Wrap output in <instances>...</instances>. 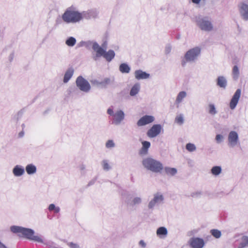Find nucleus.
<instances>
[{"label":"nucleus","mask_w":248,"mask_h":248,"mask_svg":"<svg viewBox=\"0 0 248 248\" xmlns=\"http://www.w3.org/2000/svg\"><path fill=\"white\" fill-rule=\"evenodd\" d=\"M142 147L140 151V155L146 154L148 149L150 146V143L149 141H144L142 142Z\"/></svg>","instance_id":"16"},{"label":"nucleus","mask_w":248,"mask_h":248,"mask_svg":"<svg viewBox=\"0 0 248 248\" xmlns=\"http://www.w3.org/2000/svg\"><path fill=\"white\" fill-rule=\"evenodd\" d=\"M192 2L195 4H199L201 0H191Z\"/></svg>","instance_id":"43"},{"label":"nucleus","mask_w":248,"mask_h":248,"mask_svg":"<svg viewBox=\"0 0 248 248\" xmlns=\"http://www.w3.org/2000/svg\"><path fill=\"white\" fill-rule=\"evenodd\" d=\"M175 122L179 124H182L183 123V117L181 115L177 116L175 119Z\"/></svg>","instance_id":"36"},{"label":"nucleus","mask_w":248,"mask_h":248,"mask_svg":"<svg viewBox=\"0 0 248 248\" xmlns=\"http://www.w3.org/2000/svg\"><path fill=\"white\" fill-rule=\"evenodd\" d=\"M76 84L79 89L83 92H87L90 90L91 86L89 83L81 76L78 77Z\"/></svg>","instance_id":"5"},{"label":"nucleus","mask_w":248,"mask_h":248,"mask_svg":"<svg viewBox=\"0 0 248 248\" xmlns=\"http://www.w3.org/2000/svg\"><path fill=\"white\" fill-rule=\"evenodd\" d=\"M140 245H141L143 247L145 246V244L144 243V242L142 240L140 241Z\"/></svg>","instance_id":"45"},{"label":"nucleus","mask_w":248,"mask_h":248,"mask_svg":"<svg viewBox=\"0 0 248 248\" xmlns=\"http://www.w3.org/2000/svg\"><path fill=\"white\" fill-rule=\"evenodd\" d=\"M54 210H55V213H58L60 211V208L59 207H55Z\"/></svg>","instance_id":"46"},{"label":"nucleus","mask_w":248,"mask_h":248,"mask_svg":"<svg viewBox=\"0 0 248 248\" xmlns=\"http://www.w3.org/2000/svg\"><path fill=\"white\" fill-rule=\"evenodd\" d=\"M107 112L108 114H109L110 115H113L114 114H113V111L112 109L110 108L108 109Z\"/></svg>","instance_id":"42"},{"label":"nucleus","mask_w":248,"mask_h":248,"mask_svg":"<svg viewBox=\"0 0 248 248\" xmlns=\"http://www.w3.org/2000/svg\"><path fill=\"white\" fill-rule=\"evenodd\" d=\"M26 170L27 172L29 174H32L36 172V168L35 166L31 164L28 165L26 167Z\"/></svg>","instance_id":"22"},{"label":"nucleus","mask_w":248,"mask_h":248,"mask_svg":"<svg viewBox=\"0 0 248 248\" xmlns=\"http://www.w3.org/2000/svg\"><path fill=\"white\" fill-rule=\"evenodd\" d=\"M62 18L66 23H76L82 18V16L78 11L69 8L62 15Z\"/></svg>","instance_id":"2"},{"label":"nucleus","mask_w":248,"mask_h":248,"mask_svg":"<svg viewBox=\"0 0 248 248\" xmlns=\"http://www.w3.org/2000/svg\"><path fill=\"white\" fill-rule=\"evenodd\" d=\"M55 206L54 204H51L49 205L48 207V209L49 211H52L54 210V209H55Z\"/></svg>","instance_id":"41"},{"label":"nucleus","mask_w":248,"mask_h":248,"mask_svg":"<svg viewBox=\"0 0 248 248\" xmlns=\"http://www.w3.org/2000/svg\"><path fill=\"white\" fill-rule=\"evenodd\" d=\"M163 200V197L162 195H156L155 196L154 200L150 202L149 204L150 208H152L154 204L158 202H161Z\"/></svg>","instance_id":"19"},{"label":"nucleus","mask_w":248,"mask_h":248,"mask_svg":"<svg viewBox=\"0 0 248 248\" xmlns=\"http://www.w3.org/2000/svg\"><path fill=\"white\" fill-rule=\"evenodd\" d=\"M186 93L185 92H180L178 94L176 99V103L179 104L182 100V99L186 96Z\"/></svg>","instance_id":"24"},{"label":"nucleus","mask_w":248,"mask_h":248,"mask_svg":"<svg viewBox=\"0 0 248 248\" xmlns=\"http://www.w3.org/2000/svg\"><path fill=\"white\" fill-rule=\"evenodd\" d=\"M141 202V200L140 198L137 197L134 198L133 200L134 204H138L139 203Z\"/></svg>","instance_id":"40"},{"label":"nucleus","mask_w":248,"mask_h":248,"mask_svg":"<svg viewBox=\"0 0 248 248\" xmlns=\"http://www.w3.org/2000/svg\"><path fill=\"white\" fill-rule=\"evenodd\" d=\"M217 84L220 87L225 88L227 85V81L223 77H219L217 80Z\"/></svg>","instance_id":"20"},{"label":"nucleus","mask_w":248,"mask_h":248,"mask_svg":"<svg viewBox=\"0 0 248 248\" xmlns=\"http://www.w3.org/2000/svg\"><path fill=\"white\" fill-rule=\"evenodd\" d=\"M103 167L104 170H108L109 169V166L107 161H103Z\"/></svg>","instance_id":"38"},{"label":"nucleus","mask_w":248,"mask_h":248,"mask_svg":"<svg viewBox=\"0 0 248 248\" xmlns=\"http://www.w3.org/2000/svg\"><path fill=\"white\" fill-rule=\"evenodd\" d=\"M11 231L19 236L25 237L38 242H42V239L37 236L34 235V232L30 229L23 228L19 226H13L10 228Z\"/></svg>","instance_id":"1"},{"label":"nucleus","mask_w":248,"mask_h":248,"mask_svg":"<svg viewBox=\"0 0 248 248\" xmlns=\"http://www.w3.org/2000/svg\"><path fill=\"white\" fill-rule=\"evenodd\" d=\"M76 42V40L75 38L73 37H70L66 41V44L68 46H72L75 45Z\"/></svg>","instance_id":"29"},{"label":"nucleus","mask_w":248,"mask_h":248,"mask_svg":"<svg viewBox=\"0 0 248 248\" xmlns=\"http://www.w3.org/2000/svg\"><path fill=\"white\" fill-rule=\"evenodd\" d=\"M135 76L136 79L139 80L141 79H146L149 77V74L143 72L141 70H137L135 72Z\"/></svg>","instance_id":"14"},{"label":"nucleus","mask_w":248,"mask_h":248,"mask_svg":"<svg viewBox=\"0 0 248 248\" xmlns=\"http://www.w3.org/2000/svg\"><path fill=\"white\" fill-rule=\"evenodd\" d=\"M140 90V85L139 84H136L134 85L130 92V94L131 96H134L137 94Z\"/></svg>","instance_id":"23"},{"label":"nucleus","mask_w":248,"mask_h":248,"mask_svg":"<svg viewBox=\"0 0 248 248\" xmlns=\"http://www.w3.org/2000/svg\"><path fill=\"white\" fill-rule=\"evenodd\" d=\"M209 112L210 114H211L212 115H214L216 113V108H215V107L214 105L210 104L209 105Z\"/></svg>","instance_id":"34"},{"label":"nucleus","mask_w":248,"mask_h":248,"mask_svg":"<svg viewBox=\"0 0 248 248\" xmlns=\"http://www.w3.org/2000/svg\"><path fill=\"white\" fill-rule=\"evenodd\" d=\"M185 62H183V63H182L183 65H185Z\"/></svg>","instance_id":"47"},{"label":"nucleus","mask_w":248,"mask_h":248,"mask_svg":"<svg viewBox=\"0 0 248 248\" xmlns=\"http://www.w3.org/2000/svg\"><path fill=\"white\" fill-rule=\"evenodd\" d=\"M67 245L70 248H79V246L78 244L74 243L73 242H69L67 244Z\"/></svg>","instance_id":"37"},{"label":"nucleus","mask_w":248,"mask_h":248,"mask_svg":"<svg viewBox=\"0 0 248 248\" xmlns=\"http://www.w3.org/2000/svg\"><path fill=\"white\" fill-rule=\"evenodd\" d=\"M156 233L158 235H166L167 234V230L165 227H161L157 230Z\"/></svg>","instance_id":"28"},{"label":"nucleus","mask_w":248,"mask_h":248,"mask_svg":"<svg viewBox=\"0 0 248 248\" xmlns=\"http://www.w3.org/2000/svg\"><path fill=\"white\" fill-rule=\"evenodd\" d=\"M106 146L108 148L113 147L114 146V143L112 140H108L106 144Z\"/></svg>","instance_id":"35"},{"label":"nucleus","mask_w":248,"mask_h":248,"mask_svg":"<svg viewBox=\"0 0 248 248\" xmlns=\"http://www.w3.org/2000/svg\"><path fill=\"white\" fill-rule=\"evenodd\" d=\"M200 48L196 47L188 50L185 54V57L187 61H193L200 54Z\"/></svg>","instance_id":"6"},{"label":"nucleus","mask_w":248,"mask_h":248,"mask_svg":"<svg viewBox=\"0 0 248 248\" xmlns=\"http://www.w3.org/2000/svg\"><path fill=\"white\" fill-rule=\"evenodd\" d=\"M24 172V169L18 167L16 166L13 169V173L15 176H19L23 174Z\"/></svg>","instance_id":"21"},{"label":"nucleus","mask_w":248,"mask_h":248,"mask_svg":"<svg viewBox=\"0 0 248 248\" xmlns=\"http://www.w3.org/2000/svg\"><path fill=\"white\" fill-rule=\"evenodd\" d=\"M115 121L117 124L120 123L124 118V113L122 110L117 111L114 115Z\"/></svg>","instance_id":"15"},{"label":"nucleus","mask_w":248,"mask_h":248,"mask_svg":"<svg viewBox=\"0 0 248 248\" xmlns=\"http://www.w3.org/2000/svg\"><path fill=\"white\" fill-rule=\"evenodd\" d=\"M74 73V69L72 68H69L65 73L63 82L66 83L72 77Z\"/></svg>","instance_id":"18"},{"label":"nucleus","mask_w":248,"mask_h":248,"mask_svg":"<svg viewBox=\"0 0 248 248\" xmlns=\"http://www.w3.org/2000/svg\"><path fill=\"white\" fill-rule=\"evenodd\" d=\"M114 56V51L112 50H109L108 52H105L104 55L103 57L105 58L107 61L110 62L112 59H113Z\"/></svg>","instance_id":"17"},{"label":"nucleus","mask_w":248,"mask_h":248,"mask_svg":"<svg viewBox=\"0 0 248 248\" xmlns=\"http://www.w3.org/2000/svg\"><path fill=\"white\" fill-rule=\"evenodd\" d=\"M221 168L219 166H215L211 169V172L213 175H217L220 173Z\"/></svg>","instance_id":"27"},{"label":"nucleus","mask_w":248,"mask_h":248,"mask_svg":"<svg viewBox=\"0 0 248 248\" xmlns=\"http://www.w3.org/2000/svg\"><path fill=\"white\" fill-rule=\"evenodd\" d=\"M238 140V136L237 133L235 131H231L230 132L228 136V141L229 144L233 146L237 144Z\"/></svg>","instance_id":"12"},{"label":"nucleus","mask_w":248,"mask_h":248,"mask_svg":"<svg viewBox=\"0 0 248 248\" xmlns=\"http://www.w3.org/2000/svg\"><path fill=\"white\" fill-rule=\"evenodd\" d=\"M240 13L245 20H248V5L242 3L239 7Z\"/></svg>","instance_id":"13"},{"label":"nucleus","mask_w":248,"mask_h":248,"mask_svg":"<svg viewBox=\"0 0 248 248\" xmlns=\"http://www.w3.org/2000/svg\"><path fill=\"white\" fill-rule=\"evenodd\" d=\"M165 170L167 174L170 175H174L177 173V170L175 168H165Z\"/></svg>","instance_id":"26"},{"label":"nucleus","mask_w":248,"mask_h":248,"mask_svg":"<svg viewBox=\"0 0 248 248\" xmlns=\"http://www.w3.org/2000/svg\"><path fill=\"white\" fill-rule=\"evenodd\" d=\"M210 232L212 235L216 238H219L221 234L220 231L216 229L211 230Z\"/></svg>","instance_id":"30"},{"label":"nucleus","mask_w":248,"mask_h":248,"mask_svg":"<svg viewBox=\"0 0 248 248\" xmlns=\"http://www.w3.org/2000/svg\"><path fill=\"white\" fill-rule=\"evenodd\" d=\"M93 49L96 52V55L94 57V59L96 60L97 58L103 56L104 55L105 50L101 46H100L97 43H94L93 45Z\"/></svg>","instance_id":"11"},{"label":"nucleus","mask_w":248,"mask_h":248,"mask_svg":"<svg viewBox=\"0 0 248 248\" xmlns=\"http://www.w3.org/2000/svg\"><path fill=\"white\" fill-rule=\"evenodd\" d=\"M120 71L122 73H129L130 71V67L125 63H122L120 65L119 67Z\"/></svg>","instance_id":"25"},{"label":"nucleus","mask_w":248,"mask_h":248,"mask_svg":"<svg viewBox=\"0 0 248 248\" xmlns=\"http://www.w3.org/2000/svg\"><path fill=\"white\" fill-rule=\"evenodd\" d=\"M239 74V69L236 65L233 66L232 69V76L234 78L237 79Z\"/></svg>","instance_id":"31"},{"label":"nucleus","mask_w":248,"mask_h":248,"mask_svg":"<svg viewBox=\"0 0 248 248\" xmlns=\"http://www.w3.org/2000/svg\"><path fill=\"white\" fill-rule=\"evenodd\" d=\"M0 248H7V247L0 241Z\"/></svg>","instance_id":"44"},{"label":"nucleus","mask_w":248,"mask_h":248,"mask_svg":"<svg viewBox=\"0 0 248 248\" xmlns=\"http://www.w3.org/2000/svg\"><path fill=\"white\" fill-rule=\"evenodd\" d=\"M186 149L189 152H193L196 150V147L194 144L189 143L186 145Z\"/></svg>","instance_id":"33"},{"label":"nucleus","mask_w":248,"mask_h":248,"mask_svg":"<svg viewBox=\"0 0 248 248\" xmlns=\"http://www.w3.org/2000/svg\"><path fill=\"white\" fill-rule=\"evenodd\" d=\"M155 118L151 115H145L142 117L137 122V125L139 126H143L153 122Z\"/></svg>","instance_id":"9"},{"label":"nucleus","mask_w":248,"mask_h":248,"mask_svg":"<svg viewBox=\"0 0 248 248\" xmlns=\"http://www.w3.org/2000/svg\"><path fill=\"white\" fill-rule=\"evenodd\" d=\"M162 129L160 124H154L147 132V135L150 138H154L157 136Z\"/></svg>","instance_id":"8"},{"label":"nucleus","mask_w":248,"mask_h":248,"mask_svg":"<svg viewBox=\"0 0 248 248\" xmlns=\"http://www.w3.org/2000/svg\"><path fill=\"white\" fill-rule=\"evenodd\" d=\"M189 244L192 248H202L205 245V242L202 238L192 237L190 239Z\"/></svg>","instance_id":"7"},{"label":"nucleus","mask_w":248,"mask_h":248,"mask_svg":"<svg viewBox=\"0 0 248 248\" xmlns=\"http://www.w3.org/2000/svg\"><path fill=\"white\" fill-rule=\"evenodd\" d=\"M223 137L221 135H217L216 137V140L217 142H220L222 139Z\"/></svg>","instance_id":"39"},{"label":"nucleus","mask_w":248,"mask_h":248,"mask_svg":"<svg viewBox=\"0 0 248 248\" xmlns=\"http://www.w3.org/2000/svg\"><path fill=\"white\" fill-rule=\"evenodd\" d=\"M142 164L147 169L155 172H160L163 169L162 165L160 162L151 158L143 159Z\"/></svg>","instance_id":"3"},{"label":"nucleus","mask_w":248,"mask_h":248,"mask_svg":"<svg viewBox=\"0 0 248 248\" xmlns=\"http://www.w3.org/2000/svg\"><path fill=\"white\" fill-rule=\"evenodd\" d=\"M241 90L238 89L232 96L230 103V107L232 109H233L236 106L241 95Z\"/></svg>","instance_id":"10"},{"label":"nucleus","mask_w":248,"mask_h":248,"mask_svg":"<svg viewBox=\"0 0 248 248\" xmlns=\"http://www.w3.org/2000/svg\"><path fill=\"white\" fill-rule=\"evenodd\" d=\"M196 22L198 26L202 30L210 31L212 30V25L211 23L207 19V17H199Z\"/></svg>","instance_id":"4"},{"label":"nucleus","mask_w":248,"mask_h":248,"mask_svg":"<svg viewBox=\"0 0 248 248\" xmlns=\"http://www.w3.org/2000/svg\"><path fill=\"white\" fill-rule=\"evenodd\" d=\"M242 242L240 244L238 248H243L248 244V237L244 236L242 237Z\"/></svg>","instance_id":"32"}]
</instances>
